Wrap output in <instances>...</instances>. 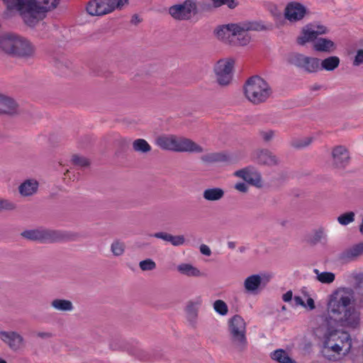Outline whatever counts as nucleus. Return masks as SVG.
<instances>
[{
	"label": "nucleus",
	"instance_id": "51",
	"mask_svg": "<svg viewBox=\"0 0 363 363\" xmlns=\"http://www.w3.org/2000/svg\"><path fill=\"white\" fill-rule=\"evenodd\" d=\"M248 170L249 169L248 168H246V169H240L238 171H237L235 174L242 179H243L245 181L246 179V177L247 176V174H248Z\"/></svg>",
	"mask_w": 363,
	"mask_h": 363
},
{
	"label": "nucleus",
	"instance_id": "25",
	"mask_svg": "<svg viewBox=\"0 0 363 363\" xmlns=\"http://www.w3.org/2000/svg\"><path fill=\"white\" fill-rule=\"evenodd\" d=\"M363 253V242L357 244L345 250L340 255V259L344 261L352 260Z\"/></svg>",
	"mask_w": 363,
	"mask_h": 363
},
{
	"label": "nucleus",
	"instance_id": "64",
	"mask_svg": "<svg viewBox=\"0 0 363 363\" xmlns=\"http://www.w3.org/2000/svg\"><path fill=\"white\" fill-rule=\"evenodd\" d=\"M359 233L362 235H363V217L362 219V222H361L360 225H359Z\"/></svg>",
	"mask_w": 363,
	"mask_h": 363
},
{
	"label": "nucleus",
	"instance_id": "10",
	"mask_svg": "<svg viewBox=\"0 0 363 363\" xmlns=\"http://www.w3.org/2000/svg\"><path fill=\"white\" fill-rule=\"evenodd\" d=\"M204 9V4H197L196 0H185L182 4H176L169 8V14L177 20H189L199 12V6Z\"/></svg>",
	"mask_w": 363,
	"mask_h": 363
},
{
	"label": "nucleus",
	"instance_id": "8",
	"mask_svg": "<svg viewBox=\"0 0 363 363\" xmlns=\"http://www.w3.org/2000/svg\"><path fill=\"white\" fill-rule=\"evenodd\" d=\"M60 0H33V5L31 6V15L26 13V19L28 22V26L34 27L46 15V13L55 8L59 4Z\"/></svg>",
	"mask_w": 363,
	"mask_h": 363
},
{
	"label": "nucleus",
	"instance_id": "11",
	"mask_svg": "<svg viewBox=\"0 0 363 363\" xmlns=\"http://www.w3.org/2000/svg\"><path fill=\"white\" fill-rule=\"evenodd\" d=\"M35 56V47L34 45L28 39L17 35L12 57L28 61L33 60Z\"/></svg>",
	"mask_w": 363,
	"mask_h": 363
},
{
	"label": "nucleus",
	"instance_id": "16",
	"mask_svg": "<svg viewBox=\"0 0 363 363\" xmlns=\"http://www.w3.org/2000/svg\"><path fill=\"white\" fill-rule=\"evenodd\" d=\"M0 339L13 351L20 350L24 342L23 336L16 331H0Z\"/></svg>",
	"mask_w": 363,
	"mask_h": 363
},
{
	"label": "nucleus",
	"instance_id": "5",
	"mask_svg": "<svg viewBox=\"0 0 363 363\" xmlns=\"http://www.w3.org/2000/svg\"><path fill=\"white\" fill-rule=\"evenodd\" d=\"M21 235L27 240L41 242L74 240L77 237L74 233L45 228L26 230L23 231Z\"/></svg>",
	"mask_w": 363,
	"mask_h": 363
},
{
	"label": "nucleus",
	"instance_id": "60",
	"mask_svg": "<svg viewBox=\"0 0 363 363\" xmlns=\"http://www.w3.org/2000/svg\"><path fill=\"white\" fill-rule=\"evenodd\" d=\"M322 88L321 85L315 84L310 86L311 91H318L320 90Z\"/></svg>",
	"mask_w": 363,
	"mask_h": 363
},
{
	"label": "nucleus",
	"instance_id": "35",
	"mask_svg": "<svg viewBox=\"0 0 363 363\" xmlns=\"http://www.w3.org/2000/svg\"><path fill=\"white\" fill-rule=\"evenodd\" d=\"M317 38V32L315 33L313 30H306L303 32L301 36L297 38V43L301 45H303L307 42L313 41Z\"/></svg>",
	"mask_w": 363,
	"mask_h": 363
},
{
	"label": "nucleus",
	"instance_id": "2",
	"mask_svg": "<svg viewBox=\"0 0 363 363\" xmlns=\"http://www.w3.org/2000/svg\"><path fill=\"white\" fill-rule=\"evenodd\" d=\"M352 340L349 333L338 330L328 329L324 335L322 353L330 360H336L337 355L344 350V354L350 352Z\"/></svg>",
	"mask_w": 363,
	"mask_h": 363
},
{
	"label": "nucleus",
	"instance_id": "9",
	"mask_svg": "<svg viewBox=\"0 0 363 363\" xmlns=\"http://www.w3.org/2000/svg\"><path fill=\"white\" fill-rule=\"evenodd\" d=\"M288 62L308 74L316 73L320 68V59L298 52H293L287 57Z\"/></svg>",
	"mask_w": 363,
	"mask_h": 363
},
{
	"label": "nucleus",
	"instance_id": "33",
	"mask_svg": "<svg viewBox=\"0 0 363 363\" xmlns=\"http://www.w3.org/2000/svg\"><path fill=\"white\" fill-rule=\"evenodd\" d=\"M313 272L317 275V280L323 284H331L335 278V274L333 272H320L318 269H314Z\"/></svg>",
	"mask_w": 363,
	"mask_h": 363
},
{
	"label": "nucleus",
	"instance_id": "41",
	"mask_svg": "<svg viewBox=\"0 0 363 363\" xmlns=\"http://www.w3.org/2000/svg\"><path fill=\"white\" fill-rule=\"evenodd\" d=\"M16 208V204L13 201L0 198V212L3 211H13Z\"/></svg>",
	"mask_w": 363,
	"mask_h": 363
},
{
	"label": "nucleus",
	"instance_id": "58",
	"mask_svg": "<svg viewBox=\"0 0 363 363\" xmlns=\"http://www.w3.org/2000/svg\"><path fill=\"white\" fill-rule=\"evenodd\" d=\"M215 7H219L225 4V0H211Z\"/></svg>",
	"mask_w": 363,
	"mask_h": 363
},
{
	"label": "nucleus",
	"instance_id": "14",
	"mask_svg": "<svg viewBox=\"0 0 363 363\" xmlns=\"http://www.w3.org/2000/svg\"><path fill=\"white\" fill-rule=\"evenodd\" d=\"M332 166L337 169H345L350 163L351 156L345 145H336L331 150Z\"/></svg>",
	"mask_w": 363,
	"mask_h": 363
},
{
	"label": "nucleus",
	"instance_id": "50",
	"mask_svg": "<svg viewBox=\"0 0 363 363\" xmlns=\"http://www.w3.org/2000/svg\"><path fill=\"white\" fill-rule=\"evenodd\" d=\"M200 252L201 254L206 256H210L211 255V250L209 247L205 244H202L200 246Z\"/></svg>",
	"mask_w": 363,
	"mask_h": 363
},
{
	"label": "nucleus",
	"instance_id": "15",
	"mask_svg": "<svg viewBox=\"0 0 363 363\" xmlns=\"http://www.w3.org/2000/svg\"><path fill=\"white\" fill-rule=\"evenodd\" d=\"M7 9L16 10L19 12L23 22L28 26V22L25 18L26 13L31 15V6L33 5V0H3Z\"/></svg>",
	"mask_w": 363,
	"mask_h": 363
},
{
	"label": "nucleus",
	"instance_id": "13",
	"mask_svg": "<svg viewBox=\"0 0 363 363\" xmlns=\"http://www.w3.org/2000/svg\"><path fill=\"white\" fill-rule=\"evenodd\" d=\"M118 7L116 0H91L86 11L91 16H102L112 12Z\"/></svg>",
	"mask_w": 363,
	"mask_h": 363
},
{
	"label": "nucleus",
	"instance_id": "37",
	"mask_svg": "<svg viewBox=\"0 0 363 363\" xmlns=\"http://www.w3.org/2000/svg\"><path fill=\"white\" fill-rule=\"evenodd\" d=\"M125 245L120 240H114L111 245V251L114 256L122 255L125 252Z\"/></svg>",
	"mask_w": 363,
	"mask_h": 363
},
{
	"label": "nucleus",
	"instance_id": "31",
	"mask_svg": "<svg viewBox=\"0 0 363 363\" xmlns=\"http://www.w3.org/2000/svg\"><path fill=\"white\" fill-rule=\"evenodd\" d=\"M313 140V137L293 138L290 141V145L295 149H303L309 146Z\"/></svg>",
	"mask_w": 363,
	"mask_h": 363
},
{
	"label": "nucleus",
	"instance_id": "4",
	"mask_svg": "<svg viewBox=\"0 0 363 363\" xmlns=\"http://www.w3.org/2000/svg\"><path fill=\"white\" fill-rule=\"evenodd\" d=\"M156 144L162 150L178 152H203V148L193 140L185 138H177L173 135L158 137L156 139Z\"/></svg>",
	"mask_w": 363,
	"mask_h": 363
},
{
	"label": "nucleus",
	"instance_id": "56",
	"mask_svg": "<svg viewBox=\"0 0 363 363\" xmlns=\"http://www.w3.org/2000/svg\"><path fill=\"white\" fill-rule=\"evenodd\" d=\"M38 336L41 338H50L52 336V335L50 333L40 332L38 333Z\"/></svg>",
	"mask_w": 363,
	"mask_h": 363
},
{
	"label": "nucleus",
	"instance_id": "28",
	"mask_svg": "<svg viewBox=\"0 0 363 363\" xmlns=\"http://www.w3.org/2000/svg\"><path fill=\"white\" fill-rule=\"evenodd\" d=\"M50 306L54 309L62 312L72 311L74 309V306L72 301L67 299H53L50 303Z\"/></svg>",
	"mask_w": 363,
	"mask_h": 363
},
{
	"label": "nucleus",
	"instance_id": "62",
	"mask_svg": "<svg viewBox=\"0 0 363 363\" xmlns=\"http://www.w3.org/2000/svg\"><path fill=\"white\" fill-rule=\"evenodd\" d=\"M116 1H117L118 7H121V6H123L125 4L128 3V0H116Z\"/></svg>",
	"mask_w": 363,
	"mask_h": 363
},
{
	"label": "nucleus",
	"instance_id": "48",
	"mask_svg": "<svg viewBox=\"0 0 363 363\" xmlns=\"http://www.w3.org/2000/svg\"><path fill=\"white\" fill-rule=\"evenodd\" d=\"M171 235H172L171 234H169L167 233L158 232V233H154L152 236H153L156 238L162 239L167 242H169Z\"/></svg>",
	"mask_w": 363,
	"mask_h": 363
},
{
	"label": "nucleus",
	"instance_id": "7",
	"mask_svg": "<svg viewBox=\"0 0 363 363\" xmlns=\"http://www.w3.org/2000/svg\"><path fill=\"white\" fill-rule=\"evenodd\" d=\"M233 27V46H245L251 41L249 31H261L266 27L258 21H244L235 23Z\"/></svg>",
	"mask_w": 363,
	"mask_h": 363
},
{
	"label": "nucleus",
	"instance_id": "30",
	"mask_svg": "<svg viewBox=\"0 0 363 363\" xmlns=\"http://www.w3.org/2000/svg\"><path fill=\"white\" fill-rule=\"evenodd\" d=\"M271 358L279 363H296L282 349H279L271 353Z\"/></svg>",
	"mask_w": 363,
	"mask_h": 363
},
{
	"label": "nucleus",
	"instance_id": "36",
	"mask_svg": "<svg viewBox=\"0 0 363 363\" xmlns=\"http://www.w3.org/2000/svg\"><path fill=\"white\" fill-rule=\"evenodd\" d=\"M245 182L256 186H261L262 177L259 172L249 169Z\"/></svg>",
	"mask_w": 363,
	"mask_h": 363
},
{
	"label": "nucleus",
	"instance_id": "44",
	"mask_svg": "<svg viewBox=\"0 0 363 363\" xmlns=\"http://www.w3.org/2000/svg\"><path fill=\"white\" fill-rule=\"evenodd\" d=\"M325 238V233L323 229L317 230L313 237L310 239V243L312 245H316L320 242Z\"/></svg>",
	"mask_w": 363,
	"mask_h": 363
},
{
	"label": "nucleus",
	"instance_id": "24",
	"mask_svg": "<svg viewBox=\"0 0 363 363\" xmlns=\"http://www.w3.org/2000/svg\"><path fill=\"white\" fill-rule=\"evenodd\" d=\"M335 48L334 42L328 38H319L313 43V49L315 51L330 53L333 52Z\"/></svg>",
	"mask_w": 363,
	"mask_h": 363
},
{
	"label": "nucleus",
	"instance_id": "57",
	"mask_svg": "<svg viewBox=\"0 0 363 363\" xmlns=\"http://www.w3.org/2000/svg\"><path fill=\"white\" fill-rule=\"evenodd\" d=\"M294 301L296 302V304L306 307V305L305 304L303 299L300 296H295Z\"/></svg>",
	"mask_w": 363,
	"mask_h": 363
},
{
	"label": "nucleus",
	"instance_id": "45",
	"mask_svg": "<svg viewBox=\"0 0 363 363\" xmlns=\"http://www.w3.org/2000/svg\"><path fill=\"white\" fill-rule=\"evenodd\" d=\"M169 242L174 246H180L185 242L184 235H171Z\"/></svg>",
	"mask_w": 363,
	"mask_h": 363
},
{
	"label": "nucleus",
	"instance_id": "61",
	"mask_svg": "<svg viewBox=\"0 0 363 363\" xmlns=\"http://www.w3.org/2000/svg\"><path fill=\"white\" fill-rule=\"evenodd\" d=\"M139 22H140V20L139 17L137 15H134L132 17L131 23H134V24H136V23H139Z\"/></svg>",
	"mask_w": 363,
	"mask_h": 363
},
{
	"label": "nucleus",
	"instance_id": "42",
	"mask_svg": "<svg viewBox=\"0 0 363 363\" xmlns=\"http://www.w3.org/2000/svg\"><path fill=\"white\" fill-rule=\"evenodd\" d=\"M72 161L74 164L80 167H86L90 164V162L87 158L77 155L72 156Z\"/></svg>",
	"mask_w": 363,
	"mask_h": 363
},
{
	"label": "nucleus",
	"instance_id": "55",
	"mask_svg": "<svg viewBox=\"0 0 363 363\" xmlns=\"http://www.w3.org/2000/svg\"><path fill=\"white\" fill-rule=\"evenodd\" d=\"M307 306L310 308V310H313L315 308V303L312 298L309 297L307 298L306 304Z\"/></svg>",
	"mask_w": 363,
	"mask_h": 363
},
{
	"label": "nucleus",
	"instance_id": "19",
	"mask_svg": "<svg viewBox=\"0 0 363 363\" xmlns=\"http://www.w3.org/2000/svg\"><path fill=\"white\" fill-rule=\"evenodd\" d=\"M269 277L253 274L247 277L244 281V286L247 292H254L262 284L264 286L269 282Z\"/></svg>",
	"mask_w": 363,
	"mask_h": 363
},
{
	"label": "nucleus",
	"instance_id": "34",
	"mask_svg": "<svg viewBox=\"0 0 363 363\" xmlns=\"http://www.w3.org/2000/svg\"><path fill=\"white\" fill-rule=\"evenodd\" d=\"M201 160L205 162H225L228 156L222 152H213L202 156Z\"/></svg>",
	"mask_w": 363,
	"mask_h": 363
},
{
	"label": "nucleus",
	"instance_id": "1",
	"mask_svg": "<svg viewBox=\"0 0 363 363\" xmlns=\"http://www.w3.org/2000/svg\"><path fill=\"white\" fill-rule=\"evenodd\" d=\"M354 291L351 289H339L334 291L328 303L329 318L340 325L356 328L360 323L359 313L351 306Z\"/></svg>",
	"mask_w": 363,
	"mask_h": 363
},
{
	"label": "nucleus",
	"instance_id": "47",
	"mask_svg": "<svg viewBox=\"0 0 363 363\" xmlns=\"http://www.w3.org/2000/svg\"><path fill=\"white\" fill-rule=\"evenodd\" d=\"M259 135L264 142H269L274 136V131L269 130L259 131Z\"/></svg>",
	"mask_w": 363,
	"mask_h": 363
},
{
	"label": "nucleus",
	"instance_id": "6",
	"mask_svg": "<svg viewBox=\"0 0 363 363\" xmlns=\"http://www.w3.org/2000/svg\"><path fill=\"white\" fill-rule=\"evenodd\" d=\"M228 331L230 343L234 350L243 352L247 347L246 323L239 315H233L228 321Z\"/></svg>",
	"mask_w": 363,
	"mask_h": 363
},
{
	"label": "nucleus",
	"instance_id": "20",
	"mask_svg": "<svg viewBox=\"0 0 363 363\" xmlns=\"http://www.w3.org/2000/svg\"><path fill=\"white\" fill-rule=\"evenodd\" d=\"M256 162L262 165L274 166L279 163L277 157L267 149L258 150L255 154Z\"/></svg>",
	"mask_w": 363,
	"mask_h": 363
},
{
	"label": "nucleus",
	"instance_id": "18",
	"mask_svg": "<svg viewBox=\"0 0 363 363\" xmlns=\"http://www.w3.org/2000/svg\"><path fill=\"white\" fill-rule=\"evenodd\" d=\"M16 34L4 33L0 35V52L12 57L16 40Z\"/></svg>",
	"mask_w": 363,
	"mask_h": 363
},
{
	"label": "nucleus",
	"instance_id": "46",
	"mask_svg": "<svg viewBox=\"0 0 363 363\" xmlns=\"http://www.w3.org/2000/svg\"><path fill=\"white\" fill-rule=\"evenodd\" d=\"M363 64V49H359L352 62L353 66L357 67Z\"/></svg>",
	"mask_w": 363,
	"mask_h": 363
},
{
	"label": "nucleus",
	"instance_id": "32",
	"mask_svg": "<svg viewBox=\"0 0 363 363\" xmlns=\"http://www.w3.org/2000/svg\"><path fill=\"white\" fill-rule=\"evenodd\" d=\"M133 149L138 152L147 153L151 150V146L145 139L139 138L133 142Z\"/></svg>",
	"mask_w": 363,
	"mask_h": 363
},
{
	"label": "nucleus",
	"instance_id": "22",
	"mask_svg": "<svg viewBox=\"0 0 363 363\" xmlns=\"http://www.w3.org/2000/svg\"><path fill=\"white\" fill-rule=\"evenodd\" d=\"M18 105L9 97L0 94V113L13 115L18 113Z\"/></svg>",
	"mask_w": 363,
	"mask_h": 363
},
{
	"label": "nucleus",
	"instance_id": "52",
	"mask_svg": "<svg viewBox=\"0 0 363 363\" xmlns=\"http://www.w3.org/2000/svg\"><path fill=\"white\" fill-rule=\"evenodd\" d=\"M224 5H227L229 9H233L238 5V3L236 1V0H225Z\"/></svg>",
	"mask_w": 363,
	"mask_h": 363
},
{
	"label": "nucleus",
	"instance_id": "49",
	"mask_svg": "<svg viewBox=\"0 0 363 363\" xmlns=\"http://www.w3.org/2000/svg\"><path fill=\"white\" fill-rule=\"evenodd\" d=\"M235 189L240 192L245 193L247 191L248 186L244 182H239L235 185Z\"/></svg>",
	"mask_w": 363,
	"mask_h": 363
},
{
	"label": "nucleus",
	"instance_id": "38",
	"mask_svg": "<svg viewBox=\"0 0 363 363\" xmlns=\"http://www.w3.org/2000/svg\"><path fill=\"white\" fill-rule=\"evenodd\" d=\"M355 214L352 211H349L341 214L337 217V221L340 225H347L354 220Z\"/></svg>",
	"mask_w": 363,
	"mask_h": 363
},
{
	"label": "nucleus",
	"instance_id": "3",
	"mask_svg": "<svg viewBox=\"0 0 363 363\" xmlns=\"http://www.w3.org/2000/svg\"><path fill=\"white\" fill-rule=\"evenodd\" d=\"M243 90L246 99L255 105L264 103L272 94L268 82L257 75L250 77L245 82Z\"/></svg>",
	"mask_w": 363,
	"mask_h": 363
},
{
	"label": "nucleus",
	"instance_id": "43",
	"mask_svg": "<svg viewBox=\"0 0 363 363\" xmlns=\"http://www.w3.org/2000/svg\"><path fill=\"white\" fill-rule=\"evenodd\" d=\"M139 267L143 271H152L156 268V263L152 259L140 261Z\"/></svg>",
	"mask_w": 363,
	"mask_h": 363
},
{
	"label": "nucleus",
	"instance_id": "21",
	"mask_svg": "<svg viewBox=\"0 0 363 363\" xmlns=\"http://www.w3.org/2000/svg\"><path fill=\"white\" fill-rule=\"evenodd\" d=\"M235 23H228L218 26L214 31L217 38L223 43L232 45L233 26Z\"/></svg>",
	"mask_w": 363,
	"mask_h": 363
},
{
	"label": "nucleus",
	"instance_id": "29",
	"mask_svg": "<svg viewBox=\"0 0 363 363\" xmlns=\"http://www.w3.org/2000/svg\"><path fill=\"white\" fill-rule=\"evenodd\" d=\"M340 60L337 56H330L323 60H320V68L321 69H324L326 71H333L335 70L340 65Z\"/></svg>",
	"mask_w": 363,
	"mask_h": 363
},
{
	"label": "nucleus",
	"instance_id": "63",
	"mask_svg": "<svg viewBox=\"0 0 363 363\" xmlns=\"http://www.w3.org/2000/svg\"><path fill=\"white\" fill-rule=\"evenodd\" d=\"M357 280L358 281V282L359 284H363V274H359L358 277H357Z\"/></svg>",
	"mask_w": 363,
	"mask_h": 363
},
{
	"label": "nucleus",
	"instance_id": "26",
	"mask_svg": "<svg viewBox=\"0 0 363 363\" xmlns=\"http://www.w3.org/2000/svg\"><path fill=\"white\" fill-rule=\"evenodd\" d=\"M225 191L219 187L208 188L203 191V197L208 201H217L223 198Z\"/></svg>",
	"mask_w": 363,
	"mask_h": 363
},
{
	"label": "nucleus",
	"instance_id": "12",
	"mask_svg": "<svg viewBox=\"0 0 363 363\" xmlns=\"http://www.w3.org/2000/svg\"><path fill=\"white\" fill-rule=\"evenodd\" d=\"M234 60L231 59L219 60L214 67L218 83L221 86L230 84L233 77Z\"/></svg>",
	"mask_w": 363,
	"mask_h": 363
},
{
	"label": "nucleus",
	"instance_id": "27",
	"mask_svg": "<svg viewBox=\"0 0 363 363\" xmlns=\"http://www.w3.org/2000/svg\"><path fill=\"white\" fill-rule=\"evenodd\" d=\"M177 270L181 274L187 277H199L202 276V273L198 268L188 263L179 264L177 266Z\"/></svg>",
	"mask_w": 363,
	"mask_h": 363
},
{
	"label": "nucleus",
	"instance_id": "23",
	"mask_svg": "<svg viewBox=\"0 0 363 363\" xmlns=\"http://www.w3.org/2000/svg\"><path fill=\"white\" fill-rule=\"evenodd\" d=\"M39 184L35 179H26L18 186V192L22 196H30L38 189Z\"/></svg>",
	"mask_w": 363,
	"mask_h": 363
},
{
	"label": "nucleus",
	"instance_id": "40",
	"mask_svg": "<svg viewBox=\"0 0 363 363\" xmlns=\"http://www.w3.org/2000/svg\"><path fill=\"white\" fill-rule=\"evenodd\" d=\"M201 301L198 300L196 302L190 301L186 307V311L188 315L194 318L197 315L198 306L201 304Z\"/></svg>",
	"mask_w": 363,
	"mask_h": 363
},
{
	"label": "nucleus",
	"instance_id": "53",
	"mask_svg": "<svg viewBox=\"0 0 363 363\" xmlns=\"http://www.w3.org/2000/svg\"><path fill=\"white\" fill-rule=\"evenodd\" d=\"M315 32H317V36L318 35L325 34L327 33V28L323 26H318L315 29H313Z\"/></svg>",
	"mask_w": 363,
	"mask_h": 363
},
{
	"label": "nucleus",
	"instance_id": "17",
	"mask_svg": "<svg viewBox=\"0 0 363 363\" xmlns=\"http://www.w3.org/2000/svg\"><path fill=\"white\" fill-rule=\"evenodd\" d=\"M306 8L300 3L292 2L285 9V17L290 21L302 19L306 14Z\"/></svg>",
	"mask_w": 363,
	"mask_h": 363
},
{
	"label": "nucleus",
	"instance_id": "54",
	"mask_svg": "<svg viewBox=\"0 0 363 363\" xmlns=\"http://www.w3.org/2000/svg\"><path fill=\"white\" fill-rule=\"evenodd\" d=\"M292 291H288L286 293H285L283 296H282V299L285 302H288V301H290L292 298Z\"/></svg>",
	"mask_w": 363,
	"mask_h": 363
},
{
	"label": "nucleus",
	"instance_id": "59",
	"mask_svg": "<svg viewBox=\"0 0 363 363\" xmlns=\"http://www.w3.org/2000/svg\"><path fill=\"white\" fill-rule=\"evenodd\" d=\"M64 66L65 67H68V63L65 62V64L64 65L62 62L59 61L56 62V67L60 69H62Z\"/></svg>",
	"mask_w": 363,
	"mask_h": 363
},
{
	"label": "nucleus",
	"instance_id": "39",
	"mask_svg": "<svg viewBox=\"0 0 363 363\" xmlns=\"http://www.w3.org/2000/svg\"><path fill=\"white\" fill-rule=\"evenodd\" d=\"M213 309L220 315H225L228 312L227 304L222 300H216L213 303Z\"/></svg>",
	"mask_w": 363,
	"mask_h": 363
}]
</instances>
